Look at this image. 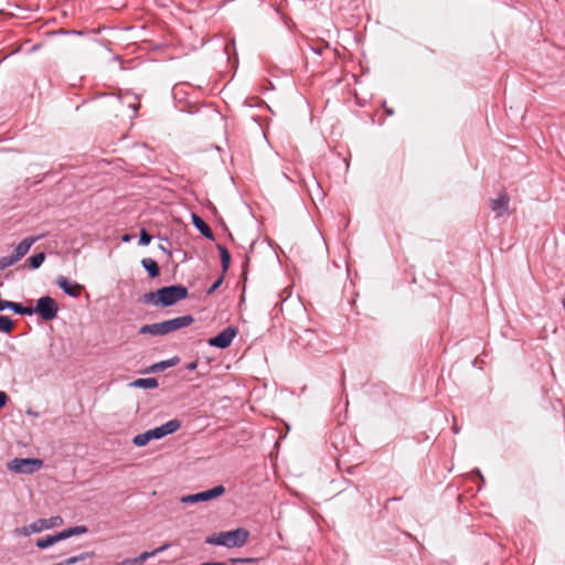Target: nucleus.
Wrapping results in <instances>:
<instances>
[{"instance_id":"nucleus-24","label":"nucleus","mask_w":565,"mask_h":565,"mask_svg":"<svg viewBox=\"0 0 565 565\" xmlns=\"http://www.w3.org/2000/svg\"><path fill=\"white\" fill-rule=\"evenodd\" d=\"M44 260H45L44 253H38L28 258V263H29L30 267L33 269H38L43 264Z\"/></svg>"},{"instance_id":"nucleus-31","label":"nucleus","mask_w":565,"mask_h":565,"mask_svg":"<svg viewBox=\"0 0 565 565\" xmlns=\"http://www.w3.org/2000/svg\"><path fill=\"white\" fill-rule=\"evenodd\" d=\"M223 279L222 278H218L207 290V294L211 295L213 294L222 284Z\"/></svg>"},{"instance_id":"nucleus-5","label":"nucleus","mask_w":565,"mask_h":565,"mask_svg":"<svg viewBox=\"0 0 565 565\" xmlns=\"http://www.w3.org/2000/svg\"><path fill=\"white\" fill-rule=\"evenodd\" d=\"M58 306L50 296H44L38 299L36 306L33 308V313H38L45 321H51L56 318Z\"/></svg>"},{"instance_id":"nucleus-27","label":"nucleus","mask_w":565,"mask_h":565,"mask_svg":"<svg viewBox=\"0 0 565 565\" xmlns=\"http://www.w3.org/2000/svg\"><path fill=\"white\" fill-rule=\"evenodd\" d=\"M220 252H221V263H222L223 270H226L230 266L231 255H230L228 250L224 247H220Z\"/></svg>"},{"instance_id":"nucleus-23","label":"nucleus","mask_w":565,"mask_h":565,"mask_svg":"<svg viewBox=\"0 0 565 565\" xmlns=\"http://www.w3.org/2000/svg\"><path fill=\"white\" fill-rule=\"evenodd\" d=\"M92 556H93L92 552H85V553H82L79 555L68 557V558L64 559L61 563H62V565H73V564H76L78 562L85 561L86 558H89Z\"/></svg>"},{"instance_id":"nucleus-30","label":"nucleus","mask_w":565,"mask_h":565,"mask_svg":"<svg viewBox=\"0 0 565 565\" xmlns=\"http://www.w3.org/2000/svg\"><path fill=\"white\" fill-rule=\"evenodd\" d=\"M10 266H12V260L8 256L0 258V270H3Z\"/></svg>"},{"instance_id":"nucleus-14","label":"nucleus","mask_w":565,"mask_h":565,"mask_svg":"<svg viewBox=\"0 0 565 565\" xmlns=\"http://www.w3.org/2000/svg\"><path fill=\"white\" fill-rule=\"evenodd\" d=\"M318 180L319 179H310L311 184L306 183V188L312 201H315L316 199H323L326 195Z\"/></svg>"},{"instance_id":"nucleus-18","label":"nucleus","mask_w":565,"mask_h":565,"mask_svg":"<svg viewBox=\"0 0 565 565\" xmlns=\"http://www.w3.org/2000/svg\"><path fill=\"white\" fill-rule=\"evenodd\" d=\"M141 264L151 278H154L160 274V268L154 259L143 258Z\"/></svg>"},{"instance_id":"nucleus-33","label":"nucleus","mask_w":565,"mask_h":565,"mask_svg":"<svg viewBox=\"0 0 565 565\" xmlns=\"http://www.w3.org/2000/svg\"><path fill=\"white\" fill-rule=\"evenodd\" d=\"M7 398V394L0 391V408H2L6 405Z\"/></svg>"},{"instance_id":"nucleus-9","label":"nucleus","mask_w":565,"mask_h":565,"mask_svg":"<svg viewBox=\"0 0 565 565\" xmlns=\"http://www.w3.org/2000/svg\"><path fill=\"white\" fill-rule=\"evenodd\" d=\"M194 322V318L191 315L177 317L170 320L162 321L164 331L167 334L178 331L182 328H186Z\"/></svg>"},{"instance_id":"nucleus-26","label":"nucleus","mask_w":565,"mask_h":565,"mask_svg":"<svg viewBox=\"0 0 565 565\" xmlns=\"http://www.w3.org/2000/svg\"><path fill=\"white\" fill-rule=\"evenodd\" d=\"M142 300L145 303H150L153 306H160L159 302V289L157 291H150L143 295Z\"/></svg>"},{"instance_id":"nucleus-10","label":"nucleus","mask_w":565,"mask_h":565,"mask_svg":"<svg viewBox=\"0 0 565 565\" xmlns=\"http://www.w3.org/2000/svg\"><path fill=\"white\" fill-rule=\"evenodd\" d=\"M63 524V519L58 515L52 516L50 519H39L31 523V531L35 533H40L43 530H49L55 526H60Z\"/></svg>"},{"instance_id":"nucleus-1","label":"nucleus","mask_w":565,"mask_h":565,"mask_svg":"<svg viewBox=\"0 0 565 565\" xmlns=\"http://www.w3.org/2000/svg\"><path fill=\"white\" fill-rule=\"evenodd\" d=\"M249 532L243 527L232 531H223L206 537L210 545L225 546L227 548L242 547L247 543Z\"/></svg>"},{"instance_id":"nucleus-34","label":"nucleus","mask_w":565,"mask_h":565,"mask_svg":"<svg viewBox=\"0 0 565 565\" xmlns=\"http://www.w3.org/2000/svg\"><path fill=\"white\" fill-rule=\"evenodd\" d=\"M117 565H135L132 558L124 559L122 562L118 563Z\"/></svg>"},{"instance_id":"nucleus-25","label":"nucleus","mask_w":565,"mask_h":565,"mask_svg":"<svg viewBox=\"0 0 565 565\" xmlns=\"http://www.w3.org/2000/svg\"><path fill=\"white\" fill-rule=\"evenodd\" d=\"M14 328L13 321L7 316H0V332L10 333Z\"/></svg>"},{"instance_id":"nucleus-17","label":"nucleus","mask_w":565,"mask_h":565,"mask_svg":"<svg viewBox=\"0 0 565 565\" xmlns=\"http://www.w3.org/2000/svg\"><path fill=\"white\" fill-rule=\"evenodd\" d=\"M193 224L207 238L213 236L211 227L198 215L193 214Z\"/></svg>"},{"instance_id":"nucleus-38","label":"nucleus","mask_w":565,"mask_h":565,"mask_svg":"<svg viewBox=\"0 0 565 565\" xmlns=\"http://www.w3.org/2000/svg\"><path fill=\"white\" fill-rule=\"evenodd\" d=\"M452 430H454V433H455V434H457V433L459 431L458 426H457V425H454V426H452Z\"/></svg>"},{"instance_id":"nucleus-28","label":"nucleus","mask_w":565,"mask_h":565,"mask_svg":"<svg viewBox=\"0 0 565 565\" xmlns=\"http://www.w3.org/2000/svg\"><path fill=\"white\" fill-rule=\"evenodd\" d=\"M151 239H152V236L146 230H141L139 244L148 245V244H150Z\"/></svg>"},{"instance_id":"nucleus-29","label":"nucleus","mask_w":565,"mask_h":565,"mask_svg":"<svg viewBox=\"0 0 565 565\" xmlns=\"http://www.w3.org/2000/svg\"><path fill=\"white\" fill-rule=\"evenodd\" d=\"M31 533H34L31 531V524L29 526H22L14 530V534L17 536H29Z\"/></svg>"},{"instance_id":"nucleus-41","label":"nucleus","mask_w":565,"mask_h":565,"mask_svg":"<svg viewBox=\"0 0 565 565\" xmlns=\"http://www.w3.org/2000/svg\"><path fill=\"white\" fill-rule=\"evenodd\" d=\"M53 565H62V563L53 564Z\"/></svg>"},{"instance_id":"nucleus-39","label":"nucleus","mask_w":565,"mask_h":565,"mask_svg":"<svg viewBox=\"0 0 565 565\" xmlns=\"http://www.w3.org/2000/svg\"><path fill=\"white\" fill-rule=\"evenodd\" d=\"M122 239H124L125 242H128V241H129V236H128V235H125V236L122 237Z\"/></svg>"},{"instance_id":"nucleus-13","label":"nucleus","mask_w":565,"mask_h":565,"mask_svg":"<svg viewBox=\"0 0 565 565\" xmlns=\"http://www.w3.org/2000/svg\"><path fill=\"white\" fill-rule=\"evenodd\" d=\"M139 333L140 334H150L153 337L167 334L162 322L145 324L139 329Z\"/></svg>"},{"instance_id":"nucleus-21","label":"nucleus","mask_w":565,"mask_h":565,"mask_svg":"<svg viewBox=\"0 0 565 565\" xmlns=\"http://www.w3.org/2000/svg\"><path fill=\"white\" fill-rule=\"evenodd\" d=\"M10 310L14 311L18 315H25V316H32L33 315V308L31 307H24L19 302L11 301L10 302Z\"/></svg>"},{"instance_id":"nucleus-4","label":"nucleus","mask_w":565,"mask_h":565,"mask_svg":"<svg viewBox=\"0 0 565 565\" xmlns=\"http://www.w3.org/2000/svg\"><path fill=\"white\" fill-rule=\"evenodd\" d=\"M43 467V461L36 458H15L8 463L9 470L17 473H33Z\"/></svg>"},{"instance_id":"nucleus-12","label":"nucleus","mask_w":565,"mask_h":565,"mask_svg":"<svg viewBox=\"0 0 565 565\" xmlns=\"http://www.w3.org/2000/svg\"><path fill=\"white\" fill-rule=\"evenodd\" d=\"M509 196L507 193H501L498 199L491 200L490 206L493 212H495L499 216L502 215L508 210Z\"/></svg>"},{"instance_id":"nucleus-11","label":"nucleus","mask_w":565,"mask_h":565,"mask_svg":"<svg viewBox=\"0 0 565 565\" xmlns=\"http://www.w3.org/2000/svg\"><path fill=\"white\" fill-rule=\"evenodd\" d=\"M57 286L68 296L78 297L83 287L77 282L70 281L66 277L60 276L56 280Z\"/></svg>"},{"instance_id":"nucleus-19","label":"nucleus","mask_w":565,"mask_h":565,"mask_svg":"<svg viewBox=\"0 0 565 565\" xmlns=\"http://www.w3.org/2000/svg\"><path fill=\"white\" fill-rule=\"evenodd\" d=\"M60 541H62V537L60 536V533H57L55 535H49L46 537L39 539L36 541V546L39 548H47Z\"/></svg>"},{"instance_id":"nucleus-35","label":"nucleus","mask_w":565,"mask_h":565,"mask_svg":"<svg viewBox=\"0 0 565 565\" xmlns=\"http://www.w3.org/2000/svg\"><path fill=\"white\" fill-rule=\"evenodd\" d=\"M198 367V363L196 362H191L186 365V369L190 370V371H194L195 369Z\"/></svg>"},{"instance_id":"nucleus-3","label":"nucleus","mask_w":565,"mask_h":565,"mask_svg":"<svg viewBox=\"0 0 565 565\" xmlns=\"http://www.w3.org/2000/svg\"><path fill=\"white\" fill-rule=\"evenodd\" d=\"M188 297V289L182 285H172L159 289V302L162 307L173 306Z\"/></svg>"},{"instance_id":"nucleus-36","label":"nucleus","mask_w":565,"mask_h":565,"mask_svg":"<svg viewBox=\"0 0 565 565\" xmlns=\"http://www.w3.org/2000/svg\"><path fill=\"white\" fill-rule=\"evenodd\" d=\"M323 47H327V45L321 44V45H319V46L315 47L313 50H315L318 54H321V53H322Z\"/></svg>"},{"instance_id":"nucleus-20","label":"nucleus","mask_w":565,"mask_h":565,"mask_svg":"<svg viewBox=\"0 0 565 565\" xmlns=\"http://www.w3.org/2000/svg\"><path fill=\"white\" fill-rule=\"evenodd\" d=\"M86 532H87V527L81 525V526L70 527V529H66V530L60 532V536L62 537V540H66L73 535L84 534Z\"/></svg>"},{"instance_id":"nucleus-2","label":"nucleus","mask_w":565,"mask_h":565,"mask_svg":"<svg viewBox=\"0 0 565 565\" xmlns=\"http://www.w3.org/2000/svg\"><path fill=\"white\" fill-rule=\"evenodd\" d=\"M180 427L181 423L178 419H171L159 427L136 435L132 443L137 447H143L151 440L161 439L167 435L175 433Z\"/></svg>"},{"instance_id":"nucleus-16","label":"nucleus","mask_w":565,"mask_h":565,"mask_svg":"<svg viewBox=\"0 0 565 565\" xmlns=\"http://www.w3.org/2000/svg\"><path fill=\"white\" fill-rule=\"evenodd\" d=\"M169 546H170L169 544H163L162 546H160L151 552H142L138 557L132 558L134 564H142L148 558L153 557V556L158 555L159 553L166 551Z\"/></svg>"},{"instance_id":"nucleus-40","label":"nucleus","mask_w":565,"mask_h":565,"mask_svg":"<svg viewBox=\"0 0 565 565\" xmlns=\"http://www.w3.org/2000/svg\"><path fill=\"white\" fill-rule=\"evenodd\" d=\"M306 334H307V335H312V334H313V332H312V331H310V330H307V331H306Z\"/></svg>"},{"instance_id":"nucleus-8","label":"nucleus","mask_w":565,"mask_h":565,"mask_svg":"<svg viewBox=\"0 0 565 565\" xmlns=\"http://www.w3.org/2000/svg\"><path fill=\"white\" fill-rule=\"evenodd\" d=\"M40 237L41 236H32L22 239L14 248V252L8 256L12 260V265L22 259L29 253L32 245L40 239Z\"/></svg>"},{"instance_id":"nucleus-7","label":"nucleus","mask_w":565,"mask_h":565,"mask_svg":"<svg viewBox=\"0 0 565 565\" xmlns=\"http://www.w3.org/2000/svg\"><path fill=\"white\" fill-rule=\"evenodd\" d=\"M237 334V330L233 327H228L220 332L217 335L211 338L209 340V344L211 347H215L218 349H226L231 345L232 341Z\"/></svg>"},{"instance_id":"nucleus-37","label":"nucleus","mask_w":565,"mask_h":565,"mask_svg":"<svg viewBox=\"0 0 565 565\" xmlns=\"http://www.w3.org/2000/svg\"><path fill=\"white\" fill-rule=\"evenodd\" d=\"M248 559H241V558H233L232 562L235 563V562H247Z\"/></svg>"},{"instance_id":"nucleus-32","label":"nucleus","mask_w":565,"mask_h":565,"mask_svg":"<svg viewBox=\"0 0 565 565\" xmlns=\"http://www.w3.org/2000/svg\"><path fill=\"white\" fill-rule=\"evenodd\" d=\"M10 302L9 300H0V311H3L6 309H10Z\"/></svg>"},{"instance_id":"nucleus-6","label":"nucleus","mask_w":565,"mask_h":565,"mask_svg":"<svg viewBox=\"0 0 565 565\" xmlns=\"http://www.w3.org/2000/svg\"><path fill=\"white\" fill-rule=\"evenodd\" d=\"M225 493V488L223 486H216L212 489H209L206 491H202L194 494L183 495L181 498L182 503L186 504H194L199 502L209 501L215 498H218Z\"/></svg>"},{"instance_id":"nucleus-15","label":"nucleus","mask_w":565,"mask_h":565,"mask_svg":"<svg viewBox=\"0 0 565 565\" xmlns=\"http://www.w3.org/2000/svg\"><path fill=\"white\" fill-rule=\"evenodd\" d=\"M131 385L145 390H152L158 387L159 383L158 380L154 377H141L134 381Z\"/></svg>"},{"instance_id":"nucleus-22","label":"nucleus","mask_w":565,"mask_h":565,"mask_svg":"<svg viewBox=\"0 0 565 565\" xmlns=\"http://www.w3.org/2000/svg\"><path fill=\"white\" fill-rule=\"evenodd\" d=\"M178 362H179V358H172L170 360L161 361L160 363L152 365L151 370L153 372L163 371L167 367L174 366Z\"/></svg>"}]
</instances>
